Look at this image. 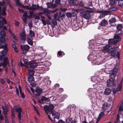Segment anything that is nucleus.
Segmentation results:
<instances>
[{
  "instance_id": "nucleus-34",
  "label": "nucleus",
  "mask_w": 123,
  "mask_h": 123,
  "mask_svg": "<svg viewBox=\"0 0 123 123\" xmlns=\"http://www.w3.org/2000/svg\"><path fill=\"white\" fill-rule=\"evenodd\" d=\"M6 41V39L5 36H1L0 38V42L1 43L5 42Z\"/></svg>"
},
{
  "instance_id": "nucleus-22",
  "label": "nucleus",
  "mask_w": 123,
  "mask_h": 123,
  "mask_svg": "<svg viewBox=\"0 0 123 123\" xmlns=\"http://www.w3.org/2000/svg\"><path fill=\"white\" fill-rule=\"evenodd\" d=\"M13 108L16 110V112L18 113L21 112L22 111L21 108L20 106H14Z\"/></svg>"
},
{
  "instance_id": "nucleus-49",
  "label": "nucleus",
  "mask_w": 123,
  "mask_h": 123,
  "mask_svg": "<svg viewBox=\"0 0 123 123\" xmlns=\"http://www.w3.org/2000/svg\"><path fill=\"white\" fill-rule=\"evenodd\" d=\"M110 4L111 6H112L114 5L115 4V2L114 0H110Z\"/></svg>"
},
{
  "instance_id": "nucleus-62",
  "label": "nucleus",
  "mask_w": 123,
  "mask_h": 123,
  "mask_svg": "<svg viewBox=\"0 0 123 123\" xmlns=\"http://www.w3.org/2000/svg\"><path fill=\"white\" fill-rule=\"evenodd\" d=\"M23 18H22V19L23 21H24V22L26 23L27 19V17H23Z\"/></svg>"
},
{
  "instance_id": "nucleus-25",
  "label": "nucleus",
  "mask_w": 123,
  "mask_h": 123,
  "mask_svg": "<svg viewBox=\"0 0 123 123\" xmlns=\"http://www.w3.org/2000/svg\"><path fill=\"white\" fill-rule=\"evenodd\" d=\"M30 67L31 68H33L37 66V64L35 63L34 61H32L30 62Z\"/></svg>"
},
{
  "instance_id": "nucleus-47",
  "label": "nucleus",
  "mask_w": 123,
  "mask_h": 123,
  "mask_svg": "<svg viewBox=\"0 0 123 123\" xmlns=\"http://www.w3.org/2000/svg\"><path fill=\"white\" fill-rule=\"evenodd\" d=\"M2 22H2L3 23V25L2 26V27L0 28V29H2V28H3L2 30H5L6 31H7V29L6 28V26H4L3 27L4 25H6V24H5L4 22L3 21Z\"/></svg>"
},
{
  "instance_id": "nucleus-4",
  "label": "nucleus",
  "mask_w": 123,
  "mask_h": 123,
  "mask_svg": "<svg viewBox=\"0 0 123 123\" xmlns=\"http://www.w3.org/2000/svg\"><path fill=\"white\" fill-rule=\"evenodd\" d=\"M84 23H83L81 21H80L79 22L78 24L77 22H75L72 25L73 29L74 31L77 30L79 29V26L80 27H81L84 28Z\"/></svg>"
},
{
  "instance_id": "nucleus-20",
  "label": "nucleus",
  "mask_w": 123,
  "mask_h": 123,
  "mask_svg": "<svg viewBox=\"0 0 123 123\" xmlns=\"http://www.w3.org/2000/svg\"><path fill=\"white\" fill-rule=\"evenodd\" d=\"M110 47L111 46L107 44L104 46L103 48L104 51H106L109 53V51L111 50V48L110 49H109Z\"/></svg>"
},
{
  "instance_id": "nucleus-48",
  "label": "nucleus",
  "mask_w": 123,
  "mask_h": 123,
  "mask_svg": "<svg viewBox=\"0 0 123 123\" xmlns=\"http://www.w3.org/2000/svg\"><path fill=\"white\" fill-rule=\"evenodd\" d=\"M62 53H63L64 54V53L63 51H58L57 53V56L60 57V56L62 55Z\"/></svg>"
},
{
  "instance_id": "nucleus-45",
  "label": "nucleus",
  "mask_w": 123,
  "mask_h": 123,
  "mask_svg": "<svg viewBox=\"0 0 123 123\" xmlns=\"http://www.w3.org/2000/svg\"><path fill=\"white\" fill-rule=\"evenodd\" d=\"M117 6L111 7L110 8V10L111 11H116L117 10Z\"/></svg>"
},
{
  "instance_id": "nucleus-10",
  "label": "nucleus",
  "mask_w": 123,
  "mask_h": 123,
  "mask_svg": "<svg viewBox=\"0 0 123 123\" xmlns=\"http://www.w3.org/2000/svg\"><path fill=\"white\" fill-rule=\"evenodd\" d=\"M8 51L7 49H3L1 51V55H0V61H2L4 58L5 57V55H6L7 51Z\"/></svg>"
},
{
  "instance_id": "nucleus-18",
  "label": "nucleus",
  "mask_w": 123,
  "mask_h": 123,
  "mask_svg": "<svg viewBox=\"0 0 123 123\" xmlns=\"http://www.w3.org/2000/svg\"><path fill=\"white\" fill-rule=\"evenodd\" d=\"M53 118L55 119V118H56L57 119L59 118L60 115L58 113H55L54 112H52L51 113Z\"/></svg>"
},
{
  "instance_id": "nucleus-58",
  "label": "nucleus",
  "mask_w": 123,
  "mask_h": 123,
  "mask_svg": "<svg viewBox=\"0 0 123 123\" xmlns=\"http://www.w3.org/2000/svg\"><path fill=\"white\" fill-rule=\"evenodd\" d=\"M113 100V98L112 97H111L110 96L109 97L108 99V101L111 102Z\"/></svg>"
},
{
  "instance_id": "nucleus-28",
  "label": "nucleus",
  "mask_w": 123,
  "mask_h": 123,
  "mask_svg": "<svg viewBox=\"0 0 123 123\" xmlns=\"http://www.w3.org/2000/svg\"><path fill=\"white\" fill-rule=\"evenodd\" d=\"M116 21V19L114 18L110 19L109 20V23L111 25H113L112 23H115Z\"/></svg>"
},
{
  "instance_id": "nucleus-51",
  "label": "nucleus",
  "mask_w": 123,
  "mask_h": 123,
  "mask_svg": "<svg viewBox=\"0 0 123 123\" xmlns=\"http://www.w3.org/2000/svg\"><path fill=\"white\" fill-rule=\"evenodd\" d=\"M55 19H53L52 20V22L54 25H56L57 24V22Z\"/></svg>"
},
{
  "instance_id": "nucleus-37",
  "label": "nucleus",
  "mask_w": 123,
  "mask_h": 123,
  "mask_svg": "<svg viewBox=\"0 0 123 123\" xmlns=\"http://www.w3.org/2000/svg\"><path fill=\"white\" fill-rule=\"evenodd\" d=\"M118 4L120 6H123V0H118Z\"/></svg>"
},
{
  "instance_id": "nucleus-6",
  "label": "nucleus",
  "mask_w": 123,
  "mask_h": 123,
  "mask_svg": "<svg viewBox=\"0 0 123 123\" xmlns=\"http://www.w3.org/2000/svg\"><path fill=\"white\" fill-rule=\"evenodd\" d=\"M69 1L75 5H78L80 6H83L84 5L82 2V0H70Z\"/></svg>"
},
{
  "instance_id": "nucleus-33",
  "label": "nucleus",
  "mask_w": 123,
  "mask_h": 123,
  "mask_svg": "<svg viewBox=\"0 0 123 123\" xmlns=\"http://www.w3.org/2000/svg\"><path fill=\"white\" fill-rule=\"evenodd\" d=\"M117 31H121L123 28V26L122 24H118L117 26Z\"/></svg>"
},
{
  "instance_id": "nucleus-3",
  "label": "nucleus",
  "mask_w": 123,
  "mask_h": 123,
  "mask_svg": "<svg viewBox=\"0 0 123 123\" xmlns=\"http://www.w3.org/2000/svg\"><path fill=\"white\" fill-rule=\"evenodd\" d=\"M54 108L53 105L50 104L49 106L45 105L44 106L43 108L46 113H48L49 114H51L53 111V110Z\"/></svg>"
},
{
  "instance_id": "nucleus-9",
  "label": "nucleus",
  "mask_w": 123,
  "mask_h": 123,
  "mask_svg": "<svg viewBox=\"0 0 123 123\" xmlns=\"http://www.w3.org/2000/svg\"><path fill=\"white\" fill-rule=\"evenodd\" d=\"M50 101V99L48 98H47L44 96H43L40 100H38V102L42 104H43L44 102H48Z\"/></svg>"
},
{
  "instance_id": "nucleus-50",
  "label": "nucleus",
  "mask_w": 123,
  "mask_h": 123,
  "mask_svg": "<svg viewBox=\"0 0 123 123\" xmlns=\"http://www.w3.org/2000/svg\"><path fill=\"white\" fill-rule=\"evenodd\" d=\"M61 1L60 0H55V3L56 4V5H61V4H62V3H60Z\"/></svg>"
},
{
  "instance_id": "nucleus-32",
  "label": "nucleus",
  "mask_w": 123,
  "mask_h": 123,
  "mask_svg": "<svg viewBox=\"0 0 123 123\" xmlns=\"http://www.w3.org/2000/svg\"><path fill=\"white\" fill-rule=\"evenodd\" d=\"M109 12H102V13L100 14L99 16H98V17L99 18H101L105 17L106 15L107 14V13H108Z\"/></svg>"
},
{
  "instance_id": "nucleus-12",
  "label": "nucleus",
  "mask_w": 123,
  "mask_h": 123,
  "mask_svg": "<svg viewBox=\"0 0 123 123\" xmlns=\"http://www.w3.org/2000/svg\"><path fill=\"white\" fill-rule=\"evenodd\" d=\"M108 40V44L110 46V45H115L117 43V41H116L114 39L110 38L108 40Z\"/></svg>"
},
{
  "instance_id": "nucleus-53",
  "label": "nucleus",
  "mask_w": 123,
  "mask_h": 123,
  "mask_svg": "<svg viewBox=\"0 0 123 123\" xmlns=\"http://www.w3.org/2000/svg\"><path fill=\"white\" fill-rule=\"evenodd\" d=\"M21 112L18 113V114L17 115V117H18V118L19 120H21Z\"/></svg>"
},
{
  "instance_id": "nucleus-35",
  "label": "nucleus",
  "mask_w": 123,
  "mask_h": 123,
  "mask_svg": "<svg viewBox=\"0 0 123 123\" xmlns=\"http://www.w3.org/2000/svg\"><path fill=\"white\" fill-rule=\"evenodd\" d=\"M6 9L5 7H3L2 9V16L3 15L4 16H5L6 15Z\"/></svg>"
},
{
  "instance_id": "nucleus-31",
  "label": "nucleus",
  "mask_w": 123,
  "mask_h": 123,
  "mask_svg": "<svg viewBox=\"0 0 123 123\" xmlns=\"http://www.w3.org/2000/svg\"><path fill=\"white\" fill-rule=\"evenodd\" d=\"M29 12L30 14L29 16H28V18H32L33 17V16L34 15V12L33 11H30Z\"/></svg>"
},
{
  "instance_id": "nucleus-55",
  "label": "nucleus",
  "mask_w": 123,
  "mask_h": 123,
  "mask_svg": "<svg viewBox=\"0 0 123 123\" xmlns=\"http://www.w3.org/2000/svg\"><path fill=\"white\" fill-rule=\"evenodd\" d=\"M15 3L17 6H21L22 5V4L20 3V1L16 2Z\"/></svg>"
},
{
  "instance_id": "nucleus-46",
  "label": "nucleus",
  "mask_w": 123,
  "mask_h": 123,
  "mask_svg": "<svg viewBox=\"0 0 123 123\" xmlns=\"http://www.w3.org/2000/svg\"><path fill=\"white\" fill-rule=\"evenodd\" d=\"M123 111V101L122 102V104L119 106V111Z\"/></svg>"
},
{
  "instance_id": "nucleus-30",
  "label": "nucleus",
  "mask_w": 123,
  "mask_h": 123,
  "mask_svg": "<svg viewBox=\"0 0 123 123\" xmlns=\"http://www.w3.org/2000/svg\"><path fill=\"white\" fill-rule=\"evenodd\" d=\"M30 34L29 38L32 39H33L32 37H34L35 36V33L33 31L31 30L30 31Z\"/></svg>"
},
{
  "instance_id": "nucleus-27",
  "label": "nucleus",
  "mask_w": 123,
  "mask_h": 123,
  "mask_svg": "<svg viewBox=\"0 0 123 123\" xmlns=\"http://www.w3.org/2000/svg\"><path fill=\"white\" fill-rule=\"evenodd\" d=\"M28 80L29 82L31 84L35 82L34 78L33 76H30L28 78Z\"/></svg>"
},
{
  "instance_id": "nucleus-43",
  "label": "nucleus",
  "mask_w": 123,
  "mask_h": 123,
  "mask_svg": "<svg viewBox=\"0 0 123 123\" xmlns=\"http://www.w3.org/2000/svg\"><path fill=\"white\" fill-rule=\"evenodd\" d=\"M46 4L48 8H51L52 7L53 3L51 2L48 3H46Z\"/></svg>"
},
{
  "instance_id": "nucleus-26",
  "label": "nucleus",
  "mask_w": 123,
  "mask_h": 123,
  "mask_svg": "<svg viewBox=\"0 0 123 123\" xmlns=\"http://www.w3.org/2000/svg\"><path fill=\"white\" fill-rule=\"evenodd\" d=\"M72 119L70 117H68L66 120L67 123H76V122L74 120H72Z\"/></svg>"
},
{
  "instance_id": "nucleus-40",
  "label": "nucleus",
  "mask_w": 123,
  "mask_h": 123,
  "mask_svg": "<svg viewBox=\"0 0 123 123\" xmlns=\"http://www.w3.org/2000/svg\"><path fill=\"white\" fill-rule=\"evenodd\" d=\"M0 34L1 36H5L6 34V31L3 30H2L0 32Z\"/></svg>"
},
{
  "instance_id": "nucleus-56",
  "label": "nucleus",
  "mask_w": 123,
  "mask_h": 123,
  "mask_svg": "<svg viewBox=\"0 0 123 123\" xmlns=\"http://www.w3.org/2000/svg\"><path fill=\"white\" fill-rule=\"evenodd\" d=\"M22 7L24 8L27 9L28 10H30V7H29L26 6L22 5Z\"/></svg>"
},
{
  "instance_id": "nucleus-2",
  "label": "nucleus",
  "mask_w": 123,
  "mask_h": 123,
  "mask_svg": "<svg viewBox=\"0 0 123 123\" xmlns=\"http://www.w3.org/2000/svg\"><path fill=\"white\" fill-rule=\"evenodd\" d=\"M109 53H110L111 55L113 57L117 56V57L119 59L120 57V54L119 52L116 49L115 47H112L111 48V50L109 51Z\"/></svg>"
},
{
  "instance_id": "nucleus-14",
  "label": "nucleus",
  "mask_w": 123,
  "mask_h": 123,
  "mask_svg": "<svg viewBox=\"0 0 123 123\" xmlns=\"http://www.w3.org/2000/svg\"><path fill=\"white\" fill-rule=\"evenodd\" d=\"M120 35V33L114 35L113 38L116 41H117V43L121 41V37L119 36Z\"/></svg>"
},
{
  "instance_id": "nucleus-19",
  "label": "nucleus",
  "mask_w": 123,
  "mask_h": 123,
  "mask_svg": "<svg viewBox=\"0 0 123 123\" xmlns=\"http://www.w3.org/2000/svg\"><path fill=\"white\" fill-rule=\"evenodd\" d=\"M20 46L21 49L23 51H24V50L25 51H28L30 49L29 46L27 45L24 46L23 45H20Z\"/></svg>"
},
{
  "instance_id": "nucleus-57",
  "label": "nucleus",
  "mask_w": 123,
  "mask_h": 123,
  "mask_svg": "<svg viewBox=\"0 0 123 123\" xmlns=\"http://www.w3.org/2000/svg\"><path fill=\"white\" fill-rule=\"evenodd\" d=\"M59 15L61 17H63L65 16L64 12H60Z\"/></svg>"
},
{
  "instance_id": "nucleus-63",
  "label": "nucleus",
  "mask_w": 123,
  "mask_h": 123,
  "mask_svg": "<svg viewBox=\"0 0 123 123\" xmlns=\"http://www.w3.org/2000/svg\"><path fill=\"white\" fill-rule=\"evenodd\" d=\"M104 111H103L101 112L99 114V116L101 117H102L103 116H104L105 114L104 113Z\"/></svg>"
},
{
  "instance_id": "nucleus-13",
  "label": "nucleus",
  "mask_w": 123,
  "mask_h": 123,
  "mask_svg": "<svg viewBox=\"0 0 123 123\" xmlns=\"http://www.w3.org/2000/svg\"><path fill=\"white\" fill-rule=\"evenodd\" d=\"M35 91L37 94H35V96L37 97H38L41 94L42 92V90L41 88L39 87H37L36 88Z\"/></svg>"
},
{
  "instance_id": "nucleus-11",
  "label": "nucleus",
  "mask_w": 123,
  "mask_h": 123,
  "mask_svg": "<svg viewBox=\"0 0 123 123\" xmlns=\"http://www.w3.org/2000/svg\"><path fill=\"white\" fill-rule=\"evenodd\" d=\"M3 62L2 63H0V67L3 66V68H5L6 67V65L8 63V59L6 57L4 58L3 59Z\"/></svg>"
},
{
  "instance_id": "nucleus-15",
  "label": "nucleus",
  "mask_w": 123,
  "mask_h": 123,
  "mask_svg": "<svg viewBox=\"0 0 123 123\" xmlns=\"http://www.w3.org/2000/svg\"><path fill=\"white\" fill-rule=\"evenodd\" d=\"M109 104L106 103H104L102 106V108L104 111H108V108L109 105Z\"/></svg>"
},
{
  "instance_id": "nucleus-24",
  "label": "nucleus",
  "mask_w": 123,
  "mask_h": 123,
  "mask_svg": "<svg viewBox=\"0 0 123 123\" xmlns=\"http://www.w3.org/2000/svg\"><path fill=\"white\" fill-rule=\"evenodd\" d=\"M111 92V89L109 88H106L104 91L105 94L108 95L110 94Z\"/></svg>"
},
{
  "instance_id": "nucleus-5",
  "label": "nucleus",
  "mask_w": 123,
  "mask_h": 123,
  "mask_svg": "<svg viewBox=\"0 0 123 123\" xmlns=\"http://www.w3.org/2000/svg\"><path fill=\"white\" fill-rule=\"evenodd\" d=\"M43 9L42 6H39L38 4H33L32 5V7H30V10L32 11H34L38 10L40 11H42Z\"/></svg>"
},
{
  "instance_id": "nucleus-44",
  "label": "nucleus",
  "mask_w": 123,
  "mask_h": 123,
  "mask_svg": "<svg viewBox=\"0 0 123 123\" xmlns=\"http://www.w3.org/2000/svg\"><path fill=\"white\" fill-rule=\"evenodd\" d=\"M75 15H76L75 14L74 15L73 14H72L70 12H68L66 14V16L67 17H71Z\"/></svg>"
},
{
  "instance_id": "nucleus-29",
  "label": "nucleus",
  "mask_w": 123,
  "mask_h": 123,
  "mask_svg": "<svg viewBox=\"0 0 123 123\" xmlns=\"http://www.w3.org/2000/svg\"><path fill=\"white\" fill-rule=\"evenodd\" d=\"M20 92V93L21 95V97L23 98H25V94L23 92H22L21 90V88L20 85L18 86Z\"/></svg>"
},
{
  "instance_id": "nucleus-54",
  "label": "nucleus",
  "mask_w": 123,
  "mask_h": 123,
  "mask_svg": "<svg viewBox=\"0 0 123 123\" xmlns=\"http://www.w3.org/2000/svg\"><path fill=\"white\" fill-rule=\"evenodd\" d=\"M109 11H102L101 10L98 11H96V12L97 13H100L104 12H109Z\"/></svg>"
},
{
  "instance_id": "nucleus-39",
  "label": "nucleus",
  "mask_w": 123,
  "mask_h": 123,
  "mask_svg": "<svg viewBox=\"0 0 123 123\" xmlns=\"http://www.w3.org/2000/svg\"><path fill=\"white\" fill-rule=\"evenodd\" d=\"M7 44H5L4 45H1L0 46V49L3 48L5 49H7Z\"/></svg>"
},
{
  "instance_id": "nucleus-41",
  "label": "nucleus",
  "mask_w": 123,
  "mask_h": 123,
  "mask_svg": "<svg viewBox=\"0 0 123 123\" xmlns=\"http://www.w3.org/2000/svg\"><path fill=\"white\" fill-rule=\"evenodd\" d=\"M27 42L30 45H32L33 44V42L31 40V39L30 38H29L27 39Z\"/></svg>"
},
{
  "instance_id": "nucleus-61",
  "label": "nucleus",
  "mask_w": 123,
  "mask_h": 123,
  "mask_svg": "<svg viewBox=\"0 0 123 123\" xmlns=\"http://www.w3.org/2000/svg\"><path fill=\"white\" fill-rule=\"evenodd\" d=\"M14 24L15 26H18L19 25V23L18 22L16 21L15 22Z\"/></svg>"
},
{
  "instance_id": "nucleus-42",
  "label": "nucleus",
  "mask_w": 123,
  "mask_h": 123,
  "mask_svg": "<svg viewBox=\"0 0 123 123\" xmlns=\"http://www.w3.org/2000/svg\"><path fill=\"white\" fill-rule=\"evenodd\" d=\"M123 79L122 78V80H121L120 82L119 83L118 85H117V86H120V88H121L122 89V88H123L122 83L123 82Z\"/></svg>"
},
{
  "instance_id": "nucleus-16",
  "label": "nucleus",
  "mask_w": 123,
  "mask_h": 123,
  "mask_svg": "<svg viewBox=\"0 0 123 123\" xmlns=\"http://www.w3.org/2000/svg\"><path fill=\"white\" fill-rule=\"evenodd\" d=\"M122 90V89L120 88L119 86H117L116 89L114 88H113L112 91L113 94H115L118 92H121Z\"/></svg>"
},
{
  "instance_id": "nucleus-64",
  "label": "nucleus",
  "mask_w": 123,
  "mask_h": 123,
  "mask_svg": "<svg viewBox=\"0 0 123 123\" xmlns=\"http://www.w3.org/2000/svg\"><path fill=\"white\" fill-rule=\"evenodd\" d=\"M5 4V2L4 1L0 2V5L1 6H3Z\"/></svg>"
},
{
  "instance_id": "nucleus-59",
  "label": "nucleus",
  "mask_w": 123,
  "mask_h": 123,
  "mask_svg": "<svg viewBox=\"0 0 123 123\" xmlns=\"http://www.w3.org/2000/svg\"><path fill=\"white\" fill-rule=\"evenodd\" d=\"M27 11H25L23 15V17H27L28 18V16L27 15Z\"/></svg>"
},
{
  "instance_id": "nucleus-1",
  "label": "nucleus",
  "mask_w": 123,
  "mask_h": 123,
  "mask_svg": "<svg viewBox=\"0 0 123 123\" xmlns=\"http://www.w3.org/2000/svg\"><path fill=\"white\" fill-rule=\"evenodd\" d=\"M93 11L92 10H87L83 11L81 12L80 13V16L83 18L87 20L89 19L90 17V13H92Z\"/></svg>"
},
{
  "instance_id": "nucleus-7",
  "label": "nucleus",
  "mask_w": 123,
  "mask_h": 123,
  "mask_svg": "<svg viewBox=\"0 0 123 123\" xmlns=\"http://www.w3.org/2000/svg\"><path fill=\"white\" fill-rule=\"evenodd\" d=\"M1 11V9L0 8V28L3 25V21L4 22L5 24H6L7 23V21L5 18L2 17V14Z\"/></svg>"
},
{
  "instance_id": "nucleus-52",
  "label": "nucleus",
  "mask_w": 123,
  "mask_h": 123,
  "mask_svg": "<svg viewBox=\"0 0 123 123\" xmlns=\"http://www.w3.org/2000/svg\"><path fill=\"white\" fill-rule=\"evenodd\" d=\"M20 36L21 37H25V33L24 32H23L20 34Z\"/></svg>"
},
{
  "instance_id": "nucleus-38",
  "label": "nucleus",
  "mask_w": 123,
  "mask_h": 123,
  "mask_svg": "<svg viewBox=\"0 0 123 123\" xmlns=\"http://www.w3.org/2000/svg\"><path fill=\"white\" fill-rule=\"evenodd\" d=\"M118 71V69L116 68H113L112 70L111 71L112 73L111 74H115L116 75V74L117 73Z\"/></svg>"
},
{
  "instance_id": "nucleus-17",
  "label": "nucleus",
  "mask_w": 123,
  "mask_h": 123,
  "mask_svg": "<svg viewBox=\"0 0 123 123\" xmlns=\"http://www.w3.org/2000/svg\"><path fill=\"white\" fill-rule=\"evenodd\" d=\"M114 81L111 80L110 79H109L108 80L107 83V85L108 87H111L113 86L114 84Z\"/></svg>"
},
{
  "instance_id": "nucleus-23",
  "label": "nucleus",
  "mask_w": 123,
  "mask_h": 123,
  "mask_svg": "<svg viewBox=\"0 0 123 123\" xmlns=\"http://www.w3.org/2000/svg\"><path fill=\"white\" fill-rule=\"evenodd\" d=\"M108 24V21L105 19L103 20L100 23L101 25L104 26H106Z\"/></svg>"
},
{
  "instance_id": "nucleus-60",
  "label": "nucleus",
  "mask_w": 123,
  "mask_h": 123,
  "mask_svg": "<svg viewBox=\"0 0 123 123\" xmlns=\"http://www.w3.org/2000/svg\"><path fill=\"white\" fill-rule=\"evenodd\" d=\"M58 8H56L55 9L53 10H50L51 12V13H53L55 12L56 11H58Z\"/></svg>"
},
{
  "instance_id": "nucleus-8",
  "label": "nucleus",
  "mask_w": 123,
  "mask_h": 123,
  "mask_svg": "<svg viewBox=\"0 0 123 123\" xmlns=\"http://www.w3.org/2000/svg\"><path fill=\"white\" fill-rule=\"evenodd\" d=\"M43 11L44 12V14L46 15L48 18L50 20H51V17L49 16L51 13V12L50 10H49L47 8H43Z\"/></svg>"
},
{
  "instance_id": "nucleus-36",
  "label": "nucleus",
  "mask_w": 123,
  "mask_h": 123,
  "mask_svg": "<svg viewBox=\"0 0 123 123\" xmlns=\"http://www.w3.org/2000/svg\"><path fill=\"white\" fill-rule=\"evenodd\" d=\"M115 75L111 73V74L110 75L109 79H110L111 80H112L114 81V80L115 79Z\"/></svg>"
},
{
  "instance_id": "nucleus-21",
  "label": "nucleus",
  "mask_w": 123,
  "mask_h": 123,
  "mask_svg": "<svg viewBox=\"0 0 123 123\" xmlns=\"http://www.w3.org/2000/svg\"><path fill=\"white\" fill-rule=\"evenodd\" d=\"M28 70L29 71L28 72V74L30 76H33L34 74V68H28Z\"/></svg>"
}]
</instances>
